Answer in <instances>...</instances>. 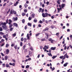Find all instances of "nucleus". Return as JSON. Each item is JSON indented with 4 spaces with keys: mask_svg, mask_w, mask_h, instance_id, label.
Returning <instances> with one entry per match:
<instances>
[{
    "mask_svg": "<svg viewBox=\"0 0 72 72\" xmlns=\"http://www.w3.org/2000/svg\"><path fill=\"white\" fill-rule=\"evenodd\" d=\"M12 19L14 21H17L18 20V17H16L15 18L14 17H13L12 18Z\"/></svg>",
    "mask_w": 72,
    "mask_h": 72,
    "instance_id": "nucleus-4",
    "label": "nucleus"
},
{
    "mask_svg": "<svg viewBox=\"0 0 72 72\" xmlns=\"http://www.w3.org/2000/svg\"><path fill=\"white\" fill-rule=\"evenodd\" d=\"M45 35H46L47 36V37L46 38V39H48L49 38V35L48 34H47V33H45Z\"/></svg>",
    "mask_w": 72,
    "mask_h": 72,
    "instance_id": "nucleus-21",
    "label": "nucleus"
},
{
    "mask_svg": "<svg viewBox=\"0 0 72 72\" xmlns=\"http://www.w3.org/2000/svg\"><path fill=\"white\" fill-rule=\"evenodd\" d=\"M4 59L5 60H7V59H8V56H6L4 57Z\"/></svg>",
    "mask_w": 72,
    "mask_h": 72,
    "instance_id": "nucleus-29",
    "label": "nucleus"
},
{
    "mask_svg": "<svg viewBox=\"0 0 72 72\" xmlns=\"http://www.w3.org/2000/svg\"><path fill=\"white\" fill-rule=\"evenodd\" d=\"M59 33H56V36H58V35H59Z\"/></svg>",
    "mask_w": 72,
    "mask_h": 72,
    "instance_id": "nucleus-59",
    "label": "nucleus"
},
{
    "mask_svg": "<svg viewBox=\"0 0 72 72\" xmlns=\"http://www.w3.org/2000/svg\"><path fill=\"white\" fill-rule=\"evenodd\" d=\"M15 49H18V50L19 49V47H18L17 46V45H16L14 47Z\"/></svg>",
    "mask_w": 72,
    "mask_h": 72,
    "instance_id": "nucleus-8",
    "label": "nucleus"
},
{
    "mask_svg": "<svg viewBox=\"0 0 72 72\" xmlns=\"http://www.w3.org/2000/svg\"><path fill=\"white\" fill-rule=\"evenodd\" d=\"M12 21L11 19H9V22H8V24H11V23H12Z\"/></svg>",
    "mask_w": 72,
    "mask_h": 72,
    "instance_id": "nucleus-17",
    "label": "nucleus"
},
{
    "mask_svg": "<svg viewBox=\"0 0 72 72\" xmlns=\"http://www.w3.org/2000/svg\"><path fill=\"white\" fill-rule=\"evenodd\" d=\"M24 42H26L27 41V39L26 38H24Z\"/></svg>",
    "mask_w": 72,
    "mask_h": 72,
    "instance_id": "nucleus-30",
    "label": "nucleus"
},
{
    "mask_svg": "<svg viewBox=\"0 0 72 72\" xmlns=\"http://www.w3.org/2000/svg\"><path fill=\"white\" fill-rule=\"evenodd\" d=\"M26 45H24L23 46V49H24H24H25V48H26Z\"/></svg>",
    "mask_w": 72,
    "mask_h": 72,
    "instance_id": "nucleus-58",
    "label": "nucleus"
},
{
    "mask_svg": "<svg viewBox=\"0 0 72 72\" xmlns=\"http://www.w3.org/2000/svg\"><path fill=\"white\" fill-rule=\"evenodd\" d=\"M4 44L3 43L1 45V47H2V46H3L4 45Z\"/></svg>",
    "mask_w": 72,
    "mask_h": 72,
    "instance_id": "nucleus-57",
    "label": "nucleus"
},
{
    "mask_svg": "<svg viewBox=\"0 0 72 72\" xmlns=\"http://www.w3.org/2000/svg\"><path fill=\"white\" fill-rule=\"evenodd\" d=\"M67 55V53H66V54H65V55L64 56V58H62V60H64V59H65Z\"/></svg>",
    "mask_w": 72,
    "mask_h": 72,
    "instance_id": "nucleus-11",
    "label": "nucleus"
},
{
    "mask_svg": "<svg viewBox=\"0 0 72 72\" xmlns=\"http://www.w3.org/2000/svg\"><path fill=\"white\" fill-rule=\"evenodd\" d=\"M48 40L49 41H51V43H53L54 42V40L52 39L51 38H50L48 39Z\"/></svg>",
    "mask_w": 72,
    "mask_h": 72,
    "instance_id": "nucleus-5",
    "label": "nucleus"
},
{
    "mask_svg": "<svg viewBox=\"0 0 72 72\" xmlns=\"http://www.w3.org/2000/svg\"><path fill=\"white\" fill-rule=\"evenodd\" d=\"M13 28H11L10 29V31H12V30H13Z\"/></svg>",
    "mask_w": 72,
    "mask_h": 72,
    "instance_id": "nucleus-32",
    "label": "nucleus"
},
{
    "mask_svg": "<svg viewBox=\"0 0 72 72\" xmlns=\"http://www.w3.org/2000/svg\"><path fill=\"white\" fill-rule=\"evenodd\" d=\"M68 64V63L66 62L65 64H64V67H66L67 66V64Z\"/></svg>",
    "mask_w": 72,
    "mask_h": 72,
    "instance_id": "nucleus-16",
    "label": "nucleus"
},
{
    "mask_svg": "<svg viewBox=\"0 0 72 72\" xmlns=\"http://www.w3.org/2000/svg\"><path fill=\"white\" fill-rule=\"evenodd\" d=\"M42 10V8H39V10L38 11V12H39V13L41 12V11Z\"/></svg>",
    "mask_w": 72,
    "mask_h": 72,
    "instance_id": "nucleus-34",
    "label": "nucleus"
},
{
    "mask_svg": "<svg viewBox=\"0 0 72 72\" xmlns=\"http://www.w3.org/2000/svg\"><path fill=\"white\" fill-rule=\"evenodd\" d=\"M18 2L17 1L15 4H14V6H16L18 5Z\"/></svg>",
    "mask_w": 72,
    "mask_h": 72,
    "instance_id": "nucleus-22",
    "label": "nucleus"
},
{
    "mask_svg": "<svg viewBox=\"0 0 72 72\" xmlns=\"http://www.w3.org/2000/svg\"><path fill=\"white\" fill-rule=\"evenodd\" d=\"M33 21L35 23H36L37 22V20L36 19H34Z\"/></svg>",
    "mask_w": 72,
    "mask_h": 72,
    "instance_id": "nucleus-25",
    "label": "nucleus"
},
{
    "mask_svg": "<svg viewBox=\"0 0 72 72\" xmlns=\"http://www.w3.org/2000/svg\"><path fill=\"white\" fill-rule=\"evenodd\" d=\"M42 15L44 18H45V17H47L48 16V15L49 17H50L51 16V15L50 14H49L47 13H43L42 14Z\"/></svg>",
    "mask_w": 72,
    "mask_h": 72,
    "instance_id": "nucleus-2",
    "label": "nucleus"
},
{
    "mask_svg": "<svg viewBox=\"0 0 72 72\" xmlns=\"http://www.w3.org/2000/svg\"><path fill=\"white\" fill-rule=\"evenodd\" d=\"M28 51L27 49H25L24 50V52L25 53H26V52H27Z\"/></svg>",
    "mask_w": 72,
    "mask_h": 72,
    "instance_id": "nucleus-52",
    "label": "nucleus"
},
{
    "mask_svg": "<svg viewBox=\"0 0 72 72\" xmlns=\"http://www.w3.org/2000/svg\"><path fill=\"white\" fill-rule=\"evenodd\" d=\"M28 25L29 26H30V27H31L32 26V24H31V23H30V22H28Z\"/></svg>",
    "mask_w": 72,
    "mask_h": 72,
    "instance_id": "nucleus-15",
    "label": "nucleus"
},
{
    "mask_svg": "<svg viewBox=\"0 0 72 72\" xmlns=\"http://www.w3.org/2000/svg\"><path fill=\"white\" fill-rule=\"evenodd\" d=\"M3 31V29H2V28L1 27H0V31Z\"/></svg>",
    "mask_w": 72,
    "mask_h": 72,
    "instance_id": "nucleus-54",
    "label": "nucleus"
},
{
    "mask_svg": "<svg viewBox=\"0 0 72 72\" xmlns=\"http://www.w3.org/2000/svg\"><path fill=\"white\" fill-rule=\"evenodd\" d=\"M45 19H42V22H45Z\"/></svg>",
    "mask_w": 72,
    "mask_h": 72,
    "instance_id": "nucleus-55",
    "label": "nucleus"
},
{
    "mask_svg": "<svg viewBox=\"0 0 72 72\" xmlns=\"http://www.w3.org/2000/svg\"><path fill=\"white\" fill-rule=\"evenodd\" d=\"M32 19H31V17H29L28 18V20H29V21H31Z\"/></svg>",
    "mask_w": 72,
    "mask_h": 72,
    "instance_id": "nucleus-53",
    "label": "nucleus"
},
{
    "mask_svg": "<svg viewBox=\"0 0 72 72\" xmlns=\"http://www.w3.org/2000/svg\"><path fill=\"white\" fill-rule=\"evenodd\" d=\"M31 7L30 6H29L28 7V9H29V10H31Z\"/></svg>",
    "mask_w": 72,
    "mask_h": 72,
    "instance_id": "nucleus-56",
    "label": "nucleus"
},
{
    "mask_svg": "<svg viewBox=\"0 0 72 72\" xmlns=\"http://www.w3.org/2000/svg\"><path fill=\"white\" fill-rule=\"evenodd\" d=\"M25 20L24 19H23L22 20V22L23 23H24Z\"/></svg>",
    "mask_w": 72,
    "mask_h": 72,
    "instance_id": "nucleus-47",
    "label": "nucleus"
},
{
    "mask_svg": "<svg viewBox=\"0 0 72 72\" xmlns=\"http://www.w3.org/2000/svg\"><path fill=\"white\" fill-rule=\"evenodd\" d=\"M55 49H56V47H51V49L52 50H55Z\"/></svg>",
    "mask_w": 72,
    "mask_h": 72,
    "instance_id": "nucleus-13",
    "label": "nucleus"
},
{
    "mask_svg": "<svg viewBox=\"0 0 72 72\" xmlns=\"http://www.w3.org/2000/svg\"><path fill=\"white\" fill-rule=\"evenodd\" d=\"M38 27H41V24H39Z\"/></svg>",
    "mask_w": 72,
    "mask_h": 72,
    "instance_id": "nucleus-62",
    "label": "nucleus"
},
{
    "mask_svg": "<svg viewBox=\"0 0 72 72\" xmlns=\"http://www.w3.org/2000/svg\"><path fill=\"white\" fill-rule=\"evenodd\" d=\"M30 50H32V51H33L34 50L33 49V48L32 47H30Z\"/></svg>",
    "mask_w": 72,
    "mask_h": 72,
    "instance_id": "nucleus-31",
    "label": "nucleus"
},
{
    "mask_svg": "<svg viewBox=\"0 0 72 72\" xmlns=\"http://www.w3.org/2000/svg\"><path fill=\"white\" fill-rule=\"evenodd\" d=\"M13 13L14 14H17V12H16L15 11L11 10L10 11V14H13Z\"/></svg>",
    "mask_w": 72,
    "mask_h": 72,
    "instance_id": "nucleus-3",
    "label": "nucleus"
},
{
    "mask_svg": "<svg viewBox=\"0 0 72 72\" xmlns=\"http://www.w3.org/2000/svg\"><path fill=\"white\" fill-rule=\"evenodd\" d=\"M61 6H62V8H64V6H65V4H62Z\"/></svg>",
    "mask_w": 72,
    "mask_h": 72,
    "instance_id": "nucleus-24",
    "label": "nucleus"
},
{
    "mask_svg": "<svg viewBox=\"0 0 72 72\" xmlns=\"http://www.w3.org/2000/svg\"><path fill=\"white\" fill-rule=\"evenodd\" d=\"M48 54L49 56H51V57H52V55L51 53H48Z\"/></svg>",
    "mask_w": 72,
    "mask_h": 72,
    "instance_id": "nucleus-33",
    "label": "nucleus"
},
{
    "mask_svg": "<svg viewBox=\"0 0 72 72\" xmlns=\"http://www.w3.org/2000/svg\"><path fill=\"white\" fill-rule=\"evenodd\" d=\"M12 62H14V63H15V60L12 59Z\"/></svg>",
    "mask_w": 72,
    "mask_h": 72,
    "instance_id": "nucleus-44",
    "label": "nucleus"
},
{
    "mask_svg": "<svg viewBox=\"0 0 72 72\" xmlns=\"http://www.w3.org/2000/svg\"><path fill=\"white\" fill-rule=\"evenodd\" d=\"M26 37L28 40H30V36H29V34L28 33Z\"/></svg>",
    "mask_w": 72,
    "mask_h": 72,
    "instance_id": "nucleus-7",
    "label": "nucleus"
},
{
    "mask_svg": "<svg viewBox=\"0 0 72 72\" xmlns=\"http://www.w3.org/2000/svg\"><path fill=\"white\" fill-rule=\"evenodd\" d=\"M9 53V50L8 49H7L6 50V54H8Z\"/></svg>",
    "mask_w": 72,
    "mask_h": 72,
    "instance_id": "nucleus-9",
    "label": "nucleus"
},
{
    "mask_svg": "<svg viewBox=\"0 0 72 72\" xmlns=\"http://www.w3.org/2000/svg\"><path fill=\"white\" fill-rule=\"evenodd\" d=\"M29 55H30V57H31L32 56V52L31 51H29Z\"/></svg>",
    "mask_w": 72,
    "mask_h": 72,
    "instance_id": "nucleus-10",
    "label": "nucleus"
},
{
    "mask_svg": "<svg viewBox=\"0 0 72 72\" xmlns=\"http://www.w3.org/2000/svg\"><path fill=\"white\" fill-rule=\"evenodd\" d=\"M1 55H2V56H4V54H3V53H1Z\"/></svg>",
    "mask_w": 72,
    "mask_h": 72,
    "instance_id": "nucleus-63",
    "label": "nucleus"
},
{
    "mask_svg": "<svg viewBox=\"0 0 72 72\" xmlns=\"http://www.w3.org/2000/svg\"><path fill=\"white\" fill-rule=\"evenodd\" d=\"M22 15L23 16H24V15H26V13H25L24 12H22Z\"/></svg>",
    "mask_w": 72,
    "mask_h": 72,
    "instance_id": "nucleus-23",
    "label": "nucleus"
},
{
    "mask_svg": "<svg viewBox=\"0 0 72 72\" xmlns=\"http://www.w3.org/2000/svg\"><path fill=\"white\" fill-rule=\"evenodd\" d=\"M8 46H9V44H6V48H8Z\"/></svg>",
    "mask_w": 72,
    "mask_h": 72,
    "instance_id": "nucleus-28",
    "label": "nucleus"
},
{
    "mask_svg": "<svg viewBox=\"0 0 72 72\" xmlns=\"http://www.w3.org/2000/svg\"><path fill=\"white\" fill-rule=\"evenodd\" d=\"M9 24V27L10 28H11L13 26V24Z\"/></svg>",
    "mask_w": 72,
    "mask_h": 72,
    "instance_id": "nucleus-26",
    "label": "nucleus"
},
{
    "mask_svg": "<svg viewBox=\"0 0 72 72\" xmlns=\"http://www.w3.org/2000/svg\"><path fill=\"white\" fill-rule=\"evenodd\" d=\"M43 47L42 46H40V49H42Z\"/></svg>",
    "mask_w": 72,
    "mask_h": 72,
    "instance_id": "nucleus-64",
    "label": "nucleus"
},
{
    "mask_svg": "<svg viewBox=\"0 0 72 72\" xmlns=\"http://www.w3.org/2000/svg\"><path fill=\"white\" fill-rule=\"evenodd\" d=\"M57 57V55L54 56V55L52 57V58H53V59H55V58H56Z\"/></svg>",
    "mask_w": 72,
    "mask_h": 72,
    "instance_id": "nucleus-18",
    "label": "nucleus"
},
{
    "mask_svg": "<svg viewBox=\"0 0 72 72\" xmlns=\"http://www.w3.org/2000/svg\"><path fill=\"white\" fill-rule=\"evenodd\" d=\"M59 1H57V3L58 4V5H60V3Z\"/></svg>",
    "mask_w": 72,
    "mask_h": 72,
    "instance_id": "nucleus-35",
    "label": "nucleus"
},
{
    "mask_svg": "<svg viewBox=\"0 0 72 72\" xmlns=\"http://www.w3.org/2000/svg\"><path fill=\"white\" fill-rule=\"evenodd\" d=\"M20 46H22V42H21Z\"/></svg>",
    "mask_w": 72,
    "mask_h": 72,
    "instance_id": "nucleus-61",
    "label": "nucleus"
},
{
    "mask_svg": "<svg viewBox=\"0 0 72 72\" xmlns=\"http://www.w3.org/2000/svg\"><path fill=\"white\" fill-rule=\"evenodd\" d=\"M30 67V66L29 65H27L26 66V68H29Z\"/></svg>",
    "mask_w": 72,
    "mask_h": 72,
    "instance_id": "nucleus-42",
    "label": "nucleus"
},
{
    "mask_svg": "<svg viewBox=\"0 0 72 72\" xmlns=\"http://www.w3.org/2000/svg\"><path fill=\"white\" fill-rule=\"evenodd\" d=\"M43 49L44 50V51H46V48H43Z\"/></svg>",
    "mask_w": 72,
    "mask_h": 72,
    "instance_id": "nucleus-49",
    "label": "nucleus"
},
{
    "mask_svg": "<svg viewBox=\"0 0 72 72\" xmlns=\"http://www.w3.org/2000/svg\"><path fill=\"white\" fill-rule=\"evenodd\" d=\"M17 34L16 33H14V34H12V36L13 37H15L16 36V35Z\"/></svg>",
    "mask_w": 72,
    "mask_h": 72,
    "instance_id": "nucleus-27",
    "label": "nucleus"
},
{
    "mask_svg": "<svg viewBox=\"0 0 72 72\" xmlns=\"http://www.w3.org/2000/svg\"><path fill=\"white\" fill-rule=\"evenodd\" d=\"M26 4H29V1H27L26 2Z\"/></svg>",
    "mask_w": 72,
    "mask_h": 72,
    "instance_id": "nucleus-60",
    "label": "nucleus"
},
{
    "mask_svg": "<svg viewBox=\"0 0 72 72\" xmlns=\"http://www.w3.org/2000/svg\"><path fill=\"white\" fill-rule=\"evenodd\" d=\"M8 19H7L6 21V22H2L0 24V26H1V25H2V27L4 30H5V29H6V24L8 23Z\"/></svg>",
    "mask_w": 72,
    "mask_h": 72,
    "instance_id": "nucleus-1",
    "label": "nucleus"
},
{
    "mask_svg": "<svg viewBox=\"0 0 72 72\" xmlns=\"http://www.w3.org/2000/svg\"><path fill=\"white\" fill-rule=\"evenodd\" d=\"M13 25L14 26H15L16 27H18V24L16 23H13Z\"/></svg>",
    "mask_w": 72,
    "mask_h": 72,
    "instance_id": "nucleus-12",
    "label": "nucleus"
},
{
    "mask_svg": "<svg viewBox=\"0 0 72 72\" xmlns=\"http://www.w3.org/2000/svg\"><path fill=\"white\" fill-rule=\"evenodd\" d=\"M24 6L25 8H26L27 6H28V5L26 3H25L24 4Z\"/></svg>",
    "mask_w": 72,
    "mask_h": 72,
    "instance_id": "nucleus-14",
    "label": "nucleus"
},
{
    "mask_svg": "<svg viewBox=\"0 0 72 72\" xmlns=\"http://www.w3.org/2000/svg\"><path fill=\"white\" fill-rule=\"evenodd\" d=\"M6 67H9V68H11L10 66H9V65L8 64H6Z\"/></svg>",
    "mask_w": 72,
    "mask_h": 72,
    "instance_id": "nucleus-20",
    "label": "nucleus"
},
{
    "mask_svg": "<svg viewBox=\"0 0 72 72\" xmlns=\"http://www.w3.org/2000/svg\"><path fill=\"white\" fill-rule=\"evenodd\" d=\"M32 18H34V17H35V14H33L32 15Z\"/></svg>",
    "mask_w": 72,
    "mask_h": 72,
    "instance_id": "nucleus-19",
    "label": "nucleus"
},
{
    "mask_svg": "<svg viewBox=\"0 0 72 72\" xmlns=\"http://www.w3.org/2000/svg\"><path fill=\"white\" fill-rule=\"evenodd\" d=\"M24 40V39H23V37H21V41H23V40Z\"/></svg>",
    "mask_w": 72,
    "mask_h": 72,
    "instance_id": "nucleus-45",
    "label": "nucleus"
},
{
    "mask_svg": "<svg viewBox=\"0 0 72 72\" xmlns=\"http://www.w3.org/2000/svg\"><path fill=\"white\" fill-rule=\"evenodd\" d=\"M0 34L4 35V33H3L2 32H0Z\"/></svg>",
    "mask_w": 72,
    "mask_h": 72,
    "instance_id": "nucleus-40",
    "label": "nucleus"
},
{
    "mask_svg": "<svg viewBox=\"0 0 72 72\" xmlns=\"http://www.w3.org/2000/svg\"><path fill=\"white\" fill-rule=\"evenodd\" d=\"M15 63H13L12 64V66H15Z\"/></svg>",
    "mask_w": 72,
    "mask_h": 72,
    "instance_id": "nucleus-46",
    "label": "nucleus"
},
{
    "mask_svg": "<svg viewBox=\"0 0 72 72\" xmlns=\"http://www.w3.org/2000/svg\"><path fill=\"white\" fill-rule=\"evenodd\" d=\"M44 48H46V49H49V47H47V46L45 45L44 46Z\"/></svg>",
    "mask_w": 72,
    "mask_h": 72,
    "instance_id": "nucleus-37",
    "label": "nucleus"
},
{
    "mask_svg": "<svg viewBox=\"0 0 72 72\" xmlns=\"http://www.w3.org/2000/svg\"><path fill=\"white\" fill-rule=\"evenodd\" d=\"M24 11L25 13H27V10L26 9L24 10Z\"/></svg>",
    "mask_w": 72,
    "mask_h": 72,
    "instance_id": "nucleus-43",
    "label": "nucleus"
},
{
    "mask_svg": "<svg viewBox=\"0 0 72 72\" xmlns=\"http://www.w3.org/2000/svg\"><path fill=\"white\" fill-rule=\"evenodd\" d=\"M41 40L42 41H46V39H41Z\"/></svg>",
    "mask_w": 72,
    "mask_h": 72,
    "instance_id": "nucleus-36",
    "label": "nucleus"
},
{
    "mask_svg": "<svg viewBox=\"0 0 72 72\" xmlns=\"http://www.w3.org/2000/svg\"><path fill=\"white\" fill-rule=\"evenodd\" d=\"M64 58V56H62L60 57V59H62V58Z\"/></svg>",
    "mask_w": 72,
    "mask_h": 72,
    "instance_id": "nucleus-41",
    "label": "nucleus"
},
{
    "mask_svg": "<svg viewBox=\"0 0 72 72\" xmlns=\"http://www.w3.org/2000/svg\"><path fill=\"white\" fill-rule=\"evenodd\" d=\"M3 38H6V35H4L3 36Z\"/></svg>",
    "mask_w": 72,
    "mask_h": 72,
    "instance_id": "nucleus-50",
    "label": "nucleus"
},
{
    "mask_svg": "<svg viewBox=\"0 0 72 72\" xmlns=\"http://www.w3.org/2000/svg\"><path fill=\"white\" fill-rule=\"evenodd\" d=\"M39 23H41V24H42V23H43V22H42V21L41 20H40L39 21Z\"/></svg>",
    "mask_w": 72,
    "mask_h": 72,
    "instance_id": "nucleus-51",
    "label": "nucleus"
},
{
    "mask_svg": "<svg viewBox=\"0 0 72 72\" xmlns=\"http://www.w3.org/2000/svg\"><path fill=\"white\" fill-rule=\"evenodd\" d=\"M27 25H26V26H25V27H24V29H25V30H26L27 29Z\"/></svg>",
    "mask_w": 72,
    "mask_h": 72,
    "instance_id": "nucleus-39",
    "label": "nucleus"
},
{
    "mask_svg": "<svg viewBox=\"0 0 72 72\" xmlns=\"http://www.w3.org/2000/svg\"><path fill=\"white\" fill-rule=\"evenodd\" d=\"M39 35H40V33H38L37 34H36L35 35V36H36V37H37V36H38Z\"/></svg>",
    "mask_w": 72,
    "mask_h": 72,
    "instance_id": "nucleus-38",
    "label": "nucleus"
},
{
    "mask_svg": "<svg viewBox=\"0 0 72 72\" xmlns=\"http://www.w3.org/2000/svg\"><path fill=\"white\" fill-rule=\"evenodd\" d=\"M10 9L9 8L8 10V11L7 12V13H9V12H10Z\"/></svg>",
    "mask_w": 72,
    "mask_h": 72,
    "instance_id": "nucleus-48",
    "label": "nucleus"
},
{
    "mask_svg": "<svg viewBox=\"0 0 72 72\" xmlns=\"http://www.w3.org/2000/svg\"><path fill=\"white\" fill-rule=\"evenodd\" d=\"M49 30V28L46 27L43 30V32H45V31H48Z\"/></svg>",
    "mask_w": 72,
    "mask_h": 72,
    "instance_id": "nucleus-6",
    "label": "nucleus"
}]
</instances>
